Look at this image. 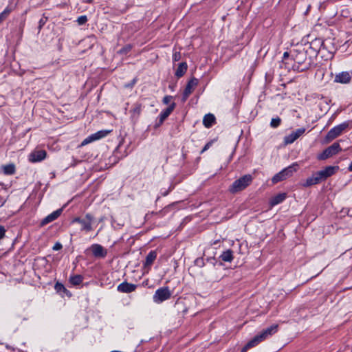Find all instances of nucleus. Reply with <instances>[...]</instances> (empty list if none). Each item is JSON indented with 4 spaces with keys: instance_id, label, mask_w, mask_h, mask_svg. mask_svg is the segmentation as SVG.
<instances>
[{
    "instance_id": "obj_1",
    "label": "nucleus",
    "mask_w": 352,
    "mask_h": 352,
    "mask_svg": "<svg viewBox=\"0 0 352 352\" xmlns=\"http://www.w3.org/2000/svg\"><path fill=\"white\" fill-rule=\"evenodd\" d=\"M307 53L302 50L294 49L291 51V64L292 69L299 72L309 69V63H306Z\"/></svg>"
},
{
    "instance_id": "obj_2",
    "label": "nucleus",
    "mask_w": 352,
    "mask_h": 352,
    "mask_svg": "<svg viewBox=\"0 0 352 352\" xmlns=\"http://www.w3.org/2000/svg\"><path fill=\"white\" fill-rule=\"evenodd\" d=\"M278 325L272 324L270 327L263 329L260 333L255 336L251 340H250L245 346L242 349L241 352H246L248 349L255 346L259 342L269 338L272 335L278 331Z\"/></svg>"
},
{
    "instance_id": "obj_3",
    "label": "nucleus",
    "mask_w": 352,
    "mask_h": 352,
    "mask_svg": "<svg viewBox=\"0 0 352 352\" xmlns=\"http://www.w3.org/2000/svg\"><path fill=\"white\" fill-rule=\"evenodd\" d=\"M324 50V41L322 38H316L311 41L305 43L303 50L310 57L316 56Z\"/></svg>"
},
{
    "instance_id": "obj_4",
    "label": "nucleus",
    "mask_w": 352,
    "mask_h": 352,
    "mask_svg": "<svg viewBox=\"0 0 352 352\" xmlns=\"http://www.w3.org/2000/svg\"><path fill=\"white\" fill-rule=\"evenodd\" d=\"M252 180L253 177L251 175H245L232 183L229 187V191L232 194L240 192L250 185Z\"/></svg>"
},
{
    "instance_id": "obj_5",
    "label": "nucleus",
    "mask_w": 352,
    "mask_h": 352,
    "mask_svg": "<svg viewBox=\"0 0 352 352\" xmlns=\"http://www.w3.org/2000/svg\"><path fill=\"white\" fill-rule=\"evenodd\" d=\"M298 164L296 163L293 164L291 166L286 167L279 173H276L272 179L273 184H276L280 181L285 180L288 177H290L293 174L297 171Z\"/></svg>"
},
{
    "instance_id": "obj_6",
    "label": "nucleus",
    "mask_w": 352,
    "mask_h": 352,
    "mask_svg": "<svg viewBox=\"0 0 352 352\" xmlns=\"http://www.w3.org/2000/svg\"><path fill=\"white\" fill-rule=\"evenodd\" d=\"M349 122H344L333 127L325 137L327 142H330L340 136L349 127Z\"/></svg>"
},
{
    "instance_id": "obj_7",
    "label": "nucleus",
    "mask_w": 352,
    "mask_h": 352,
    "mask_svg": "<svg viewBox=\"0 0 352 352\" xmlns=\"http://www.w3.org/2000/svg\"><path fill=\"white\" fill-rule=\"evenodd\" d=\"M171 296V292L168 287L157 289L153 297L155 303H161L164 300L169 299Z\"/></svg>"
},
{
    "instance_id": "obj_8",
    "label": "nucleus",
    "mask_w": 352,
    "mask_h": 352,
    "mask_svg": "<svg viewBox=\"0 0 352 352\" xmlns=\"http://www.w3.org/2000/svg\"><path fill=\"white\" fill-rule=\"evenodd\" d=\"M339 169L338 166H329L324 169L316 172L320 182L326 180L328 177L333 175Z\"/></svg>"
},
{
    "instance_id": "obj_9",
    "label": "nucleus",
    "mask_w": 352,
    "mask_h": 352,
    "mask_svg": "<svg viewBox=\"0 0 352 352\" xmlns=\"http://www.w3.org/2000/svg\"><path fill=\"white\" fill-rule=\"evenodd\" d=\"M341 151V147L338 142H335L328 148H327L322 153H321L318 156V159L320 160H324L329 157H331L337 153H338Z\"/></svg>"
},
{
    "instance_id": "obj_10",
    "label": "nucleus",
    "mask_w": 352,
    "mask_h": 352,
    "mask_svg": "<svg viewBox=\"0 0 352 352\" xmlns=\"http://www.w3.org/2000/svg\"><path fill=\"white\" fill-rule=\"evenodd\" d=\"M198 85V80L195 78H191L187 83L182 96V101L185 102L192 94L194 89Z\"/></svg>"
},
{
    "instance_id": "obj_11",
    "label": "nucleus",
    "mask_w": 352,
    "mask_h": 352,
    "mask_svg": "<svg viewBox=\"0 0 352 352\" xmlns=\"http://www.w3.org/2000/svg\"><path fill=\"white\" fill-rule=\"evenodd\" d=\"M305 132V128H299L295 131L292 132L284 138V142L286 144H292L295 140L300 138Z\"/></svg>"
},
{
    "instance_id": "obj_12",
    "label": "nucleus",
    "mask_w": 352,
    "mask_h": 352,
    "mask_svg": "<svg viewBox=\"0 0 352 352\" xmlns=\"http://www.w3.org/2000/svg\"><path fill=\"white\" fill-rule=\"evenodd\" d=\"M46 156L45 150H35L29 155V161L32 163L39 162L45 159Z\"/></svg>"
},
{
    "instance_id": "obj_13",
    "label": "nucleus",
    "mask_w": 352,
    "mask_h": 352,
    "mask_svg": "<svg viewBox=\"0 0 352 352\" xmlns=\"http://www.w3.org/2000/svg\"><path fill=\"white\" fill-rule=\"evenodd\" d=\"M93 255L98 258H103L107 254V251L100 244H93L91 246Z\"/></svg>"
},
{
    "instance_id": "obj_14",
    "label": "nucleus",
    "mask_w": 352,
    "mask_h": 352,
    "mask_svg": "<svg viewBox=\"0 0 352 352\" xmlns=\"http://www.w3.org/2000/svg\"><path fill=\"white\" fill-rule=\"evenodd\" d=\"M62 212L63 209L60 208L48 214L47 217L42 219L41 226H44L49 223L56 220L61 214Z\"/></svg>"
},
{
    "instance_id": "obj_15",
    "label": "nucleus",
    "mask_w": 352,
    "mask_h": 352,
    "mask_svg": "<svg viewBox=\"0 0 352 352\" xmlns=\"http://www.w3.org/2000/svg\"><path fill=\"white\" fill-rule=\"evenodd\" d=\"M137 285L127 282H123L118 286V291L122 293H131L135 290Z\"/></svg>"
},
{
    "instance_id": "obj_16",
    "label": "nucleus",
    "mask_w": 352,
    "mask_h": 352,
    "mask_svg": "<svg viewBox=\"0 0 352 352\" xmlns=\"http://www.w3.org/2000/svg\"><path fill=\"white\" fill-rule=\"evenodd\" d=\"M351 80V76L348 72H342L336 75L334 81L340 83H348Z\"/></svg>"
},
{
    "instance_id": "obj_17",
    "label": "nucleus",
    "mask_w": 352,
    "mask_h": 352,
    "mask_svg": "<svg viewBox=\"0 0 352 352\" xmlns=\"http://www.w3.org/2000/svg\"><path fill=\"white\" fill-rule=\"evenodd\" d=\"M175 103L173 102L171 103L169 107H168L166 109L163 110L160 116V122L162 124L168 116L169 115L173 112L175 107Z\"/></svg>"
},
{
    "instance_id": "obj_18",
    "label": "nucleus",
    "mask_w": 352,
    "mask_h": 352,
    "mask_svg": "<svg viewBox=\"0 0 352 352\" xmlns=\"http://www.w3.org/2000/svg\"><path fill=\"white\" fill-rule=\"evenodd\" d=\"M320 183L316 173H314L311 177L306 179L305 182L302 184V186L305 188Z\"/></svg>"
},
{
    "instance_id": "obj_19",
    "label": "nucleus",
    "mask_w": 352,
    "mask_h": 352,
    "mask_svg": "<svg viewBox=\"0 0 352 352\" xmlns=\"http://www.w3.org/2000/svg\"><path fill=\"white\" fill-rule=\"evenodd\" d=\"M110 132V130H101L94 134H91L89 135V142L103 138L106 137Z\"/></svg>"
},
{
    "instance_id": "obj_20",
    "label": "nucleus",
    "mask_w": 352,
    "mask_h": 352,
    "mask_svg": "<svg viewBox=\"0 0 352 352\" xmlns=\"http://www.w3.org/2000/svg\"><path fill=\"white\" fill-rule=\"evenodd\" d=\"M287 197L286 193H280L273 197L270 201L271 206H274L282 203Z\"/></svg>"
},
{
    "instance_id": "obj_21",
    "label": "nucleus",
    "mask_w": 352,
    "mask_h": 352,
    "mask_svg": "<svg viewBox=\"0 0 352 352\" xmlns=\"http://www.w3.org/2000/svg\"><path fill=\"white\" fill-rule=\"evenodd\" d=\"M188 68L187 63L185 62H182L179 64L177 69L175 71V76L177 78H181L184 76V74L186 72Z\"/></svg>"
},
{
    "instance_id": "obj_22",
    "label": "nucleus",
    "mask_w": 352,
    "mask_h": 352,
    "mask_svg": "<svg viewBox=\"0 0 352 352\" xmlns=\"http://www.w3.org/2000/svg\"><path fill=\"white\" fill-rule=\"evenodd\" d=\"M215 117L211 113L206 114L203 119V124L206 128H210L214 123Z\"/></svg>"
},
{
    "instance_id": "obj_23",
    "label": "nucleus",
    "mask_w": 352,
    "mask_h": 352,
    "mask_svg": "<svg viewBox=\"0 0 352 352\" xmlns=\"http://www.w3.org/2000/svg\"><path fill=\"white\" fill-rule=\"evenodd\" d=\"M157 253L155 251H151L146 256L144 266L149 267L151 266L153 261L156 259Z\"/></svg>"
},
{
    "instance_id": "obj_24",
    "label": "nucleus",
    "mask_w": 352,
    "mask_h": 352,
    "mask_svg": "<svg viewBox=\"0 0 352 352\" xmlns=\"http://www.w3.org/2000/svg\"><path fill=\"white\" fill-rule=\"evenodd\" d=\"M221 259L225 262H231L233 259L232 251L231 250H228L223 252L221 256Z\"/></svg>"
},
{
    "instance_id": "obj_25",
    "label": "nucleus",
    "mask_w": 352,
    "mask_h": 352,
    "mask_svg": "<svg viewBox=\"0 0 352 352\" xmlns=\"http://www.w3.org/2000/svg\"><path fill=\"white\" fill-rule=\"evenodd\" d=\"M3 171L5 175H13L15 173V166L13 164L5 165L3 166Z\"/></svg>"
},
{
    "instance_id": "obj_26",
    "label": "nucleus",
    "mask_w": 352,
    "mask_h": 352,
    "mask_svg": "<svg viewBox=\"0 0 352 352\" xmlns=\"http://www.w3.org/2000/svg\"><path fill=\"white\" fill-rule=\"evenodd\" d=\"M83 280V277L81 275H74L70 277L69 282L73 285H79Z\"/></svg>"
},
{
    "instance_id": "obj_27",
    "label": "nucleus",
    "mask_w": 352,
    "mask_h": 352,
    "mask_svg": "<svg viewBox=\"0 0 352 352\" xmlns=\"http://www.w3.org/2000/svg\"><path fill=\"white\" fill-rule=\"evenodd\" d=\"M142 111V104H134L133 109L131 110L133 116L138 117Z\"/></svg>"
},
{
    "instance_id": "obj_28",
    "label": "nucleus",
    "mask_w": 352,
    "mask_h": 352,
    "mask_svg": "<svg viewBox=\"0 0 352 352\" xmlns=\"http://www.w3.org/2000/svg\"><path fill=\"white\" fill-rule=\"evenodd\" d=\"M73 223H79L81 225V230H88V223L85 220L75 218Z\"/></svg>"
},
{
    "instance_id": "obj_29",
    "label": "nucleus",
    "mask_w": 352,
    "mask_h": 352,
    "mask_svg": "<svg viewBox=\"0 0 352 352\" xmlns=\"http://www.w3.org/2000/svg\"><path fill=\"white\" fill-rule=\"evenodd\" d=\"M283 61L285 63V65H287L288 67H290V64H291V52H285L283 54Z\"/></svg>"
},
{
    "instance_id": "obj_30",
    "label": "nucleus",
    "mask_w": 352,
    "mask_h": 352,
    "mask_svg": "<svg viewBox=\"0 0 352 352\" xmlns=\"http://www.w3.org/2000/svg\"><path fill=\"white\" fill-rule=\"evenodd\" d=\"M281 123V119L279 117L274 118L271 120L270 126L272 128H277Z\"/></svg>"
},
{
    "instance_id": "obj_31",
    "label": "nucleus",
    "mask_w": 352,
    "mask_h": 352,
    "mask_svg": "<svg viewBox=\"0 0 352 352\" xmlns=\"http://www.w3.org/2000/svg\"><path fill=\"white\" fill-rule=\"evenodd\" d=\"M55 289L60 293L63 292L67 294L69 292V291L65 287V286L62 283H56Z\"/></svg>"
},
{
    "instance_id": "obj_32",
    "label": "nucleus",
    "mask_w": 352,
    "mask_h": 352,
    "mask_svg": "<svg viewBox=\"0 0 352 352\" xmlns=\"http://www.w3.org/2000/svg\"><path fill=\"white\" fill-rule=\"evenodd\" d=\"M11 10L9 8H6L1 14H0V22L6 19L8 14L10 13Z\"/></svg>"
},
{
    "instance_id": "obj_33",
    "label": "nucleus",
    "mask_w": 352,
    "mask_h": 352,
    "mask_svg": "<svg viewBox=\"0 0 352 352\" xmlns=\"http://www.w3.org/2000/svg\"><path fill=\"white\" fill-rule=\"evenodd\" d=\"M131 49V46L130 45H126L125 47H124L123 48H122L119 52L120 54H126L127 52H129Z\"/></svg>"
},
{
    "instance_id": "obj_34",
    "label": "nucleus",
    "mask_w": 352,
    "mask_h": 352,
    "mask_svg": "<svg viewBox=\"0 0 352 352\" xmlns=\"http://www.w3.org/2000/svg\"><path fill=\"white\" fill-rule=\"evenodd\" d=\"M181 58V54H180V52H175L173 55V60L174 62H177V61H179Z\"/></svg>"
},
{
    "instance_id": "obj_35",
    "label": "nucleus",
    "mask_w": 352,
    "mask_h": 352,
    "mask_svg": "<svg viewBox=\"0 0 352 352\" xmlns=\"http://www.w3.org/2000/svg\"><path fill=\"white\" fill-rule=\"evenodd\" d=\"M6 232V230L5 227L3 226L0 225V240L3 239V237L5 236Z\"/></svg>"
},
{
    "instance_id": "obj_36",
    "label": "nucleus",
    "mask_w": 352,
    "mask_h": 352,
    "mask_svg": "<svg viewBox=\"0 0 352 352\" xmlns=\"http://www.w3.org/2000/svg\"><path fill=\"white\" fill-rule=\"evenodd\" d=\"M195 265L199 267H203L204 265V259L202 258H198L195 260Z\"/></svg>"
},
{
    "instance_id": "obj_37",
    "label": "nucleus",
    "mask_w": 352,
    "mask_h": 352,
    "mask_svg": "<svg viewBox=\"0 0 352 352\" xmlns=\"http://www.w3.org/2000/svg\"><path fill=\"white\" fill-rule=\"evenodd\" d=\"M63 248V245L60 243L56 242L54 245L53 246L52 249L53 250L58 251L61 250Z\"/></svg>"
},
{
    "instance_id": "obj_38",
    "label": "nucleus",
    "mask_w": 352,
    "mask_h": 352,
    "mask_svg": "<svg viewBox=\"0 0 352 352\" xmlns=\"http://www.w3.org/2000/svg\"><path fill=\"white\" fill-rule=\"evenodd\" d=\"M172 98H173V97L171 96H166L163 98V103L165 104H168L170 102Z\"/></svg>"
},
{
    "instance_id": "obj_39",
    "label": "nucleus",
    "mask_w": 352,
    "mask_h": 352,
    "mask_svg": "<svg viewBox=\"0 0 352 352\" xmlns=\"http://www.w3.org/2000/svg\"><path fill=\"white\" fill-rule=\"evenodd\" d=\"M212 142H208L205 146L203 148V149L201 151V153H204L205 151H206L212 145Z\"/></svg>"
},
{
    "instance_id": "obj_40",
    "label": "nucleus",
    "mask_w": 352,
    "mask_h": 352,
    "mask_svg": "<svg viewBox=\"0 0 352 352\" xmlns=\"http://www.w3.org/2000/svg\"><path fill=\"white\" fill-rule=\"evenodd\" d=\"M86 21H87V16H85V15L79 16L77 19V20L76 21V22H86Z\"/></svg>"
},
{
    "instance_id": "obj_41",
    "label": "nucleus",
    "mask_w": 352,
    "mask_h": 352,
    "mask_svg": "<svg viewBox=\"0 0 352 352\" xmlns=\"http://www.w3.org/2000/svg\"><path fill=\"white\" fill-rule=\"evenodd\" d=\"M88 144V138H85L81 143V144L80 145V146H85V145H87Z\"/></svg>"
},
{
    "instance_id": "obj_42",
    "label": "nucleus",
    "mask_w": 352,
    "mask_h": 352,
    "mask_svg": "<svg viewBox=\"0 0 352 352\" xmlns=\"http://www.w3.org/2000/svg\"><path fill=\"white\" fill-rule=\"evenodd\" d=\"M348 169L349 171H352V162L349 164Z\"/></svg>"
},
{
    "instance_id": "obj_43",
    "label": "nucleus",
    "mask_w": 352,
    "mask_h": 352,
    "mask_svg": "<svg viewBox=\"0 0 352 352\" xmlns=\"http://www.w3.org/2000/svg\"><path fill=\"white\" fill-rule=\"evenodd\" d=\"M43 24H44V23H39V25H38V30H39V31L41 30V28H42V27H43Z\"/></svg>"
}]
</instances>
